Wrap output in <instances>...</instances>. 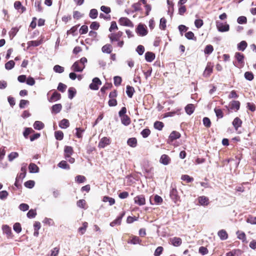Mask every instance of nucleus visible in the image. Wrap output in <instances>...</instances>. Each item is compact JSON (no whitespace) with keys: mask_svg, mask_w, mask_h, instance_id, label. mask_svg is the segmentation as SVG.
Wrapping results in <instances>:
<instances>
[{"mask_svg":"<svg viewBox=\"0 0 256 256\" xmlns=\"http://www.w3.org/2000/svg\"><path fill=\"white\" fill-rule=\"evenodd\" d=\"M123 34V32L121 31H118L116 33H112L108 35V38L112 42H114L120 40V38Z\"/></svg>","mask_w":256,"mask_h":256,"instance_id":"20e7f679","label":"nucleus"},{"mask_svg":"<svg viewBox=\"0 0 256 256\" xmlns=\"http://www.w3.org/2000/svg\"><path fill=\"white\" fill-rule=\"evenodd\" d=\"M170 196L172 200L174 202L176 203L180 200V196L178 195V191L176 189V186H171V190L170 192Z\"/></svg>","mask_w":256,"mask_h":256,"instance_id":"f03ea898","label":"nucleus"},{"mask_svg":"<svg viewBox=\"0 0 256 256\" xmlns=\"http://www.w3.org/2000/svg\"><path fill=\"white\" fill-rule=\"evenodd\" d=\"M218 236L222 240H225L227 239L228 235L225 230H222L218 232Z\"/></svg>","mask_w":256,"mask_h":256,"instance_id":"cd10ccee","label":"nucleus"},{"mask_svg":"<svg viewBox=\"0 0 256 256\" xmlns=\"http://www.w3.org/2000/svg\"><path fill=\"white\" fill-rule=\"evenodd\" d=\"M181 179L183 180L186 181L187 182H190L194 180L193 178L186 174L182 175Z\"/></svg>","mask_w":256,"mask_h":256,"instance_id":"3c124183","label":"nucleus"},{"mask_svg":"<svg viewBox=\"0 0 256 256\" xmlns=\"http://www.w3.org/2000/svg\"><path fill=\"white\" fill-rule=\"evenodd\" d=\"M102 200L104 202H108L110 206H112L115 203L114 199L108 196H104Z\"/></svg>","mask_w":256,"mask_h":256,"instance_id":"72a5a7b5","label":"nucleus"},{"mask_svg":"<svg viewBox=\"0 0 256 256\" xmlns=\"http://www.w3.org/2000/svg\"><path fill=\"white\" fill-rule=\"evenodd\" d=\"M42 44L41 40H32L28 42V48L30 46H38Z\"/></svg>","mask_w":256,"mask_h":256,"instance_id":"bb28decb","label":"nucleus"},{"mask_svg":"<svg viewBox=\"0 0 256 256\" xmlns=\"http://www.w3.org/2000/svg\"><path fill=\"white\" fill-rule=\"evenodd\" d=\"M54 70L58 73H62L64 72V68L59 65H56L54 67Z\"/></svg>","mask_w":256,"mask_h":256,"instance_id":"bf43d9fd","label":"nucleus"},{"mask_svg":"<svg viewBox=\"0 0 256 256\" xmlns=\"http://www.w3.org/2000/svg\"><path fill=\"white\" fill-rule=\"evenodd\" d=\"M102 50L104 53L110 54L112 51V46L110 44H106L102 47Z\"/></svg>","mask_w":256,"mask_h":256,"instance_id":"393cba45","label":"nucleus"},{"mask_svg":"<svg viewBox=\"0 0 256 256\" xmlns=\"http://www.w3.org/2000/svg\"><path fill=\"white\" fill-rule=\"evenodd\" d=\"M36 215V210L33 209L30 210L27 213V216L30 218H34Z\"/></svg>","mask_w":256,"mask_h":256,"instance_id":"a18cd8bd","label":"nucleus"},{"mask_svg":"<svg viewBox=\"0 0 256 256\" xmlns=\"http://www.w3.org/2000/svg\"><path fill=\"white\" fill-rule=\"evenodd\" d=\"M58 166L64 169L69 170L70 168V166L67 164L65 160L61 161L58 164Z\"/></svg>","mask_w":256,"mask_h":256,"instance_id":"e433bc0d","label":"nucleus"},{"mask_svg":"<svg viewBox=\"0 0 256 256\" xmlns=\"http://www.w3.org/2000/svg\"><path fill=\"white\" fill-rule=\"evenodd\" d=\"M65 156H71L73 153V148L70 146H66L64 150Z\"/></svg>","mask_w":256,"mask_h":256,"instance_id":"473e14b6","label":"nucleus"},{"mask_svg":"<svg viewBox=\"0 0 256 256\" xmlns=\"http://www.w3.org/2000/svg\"><path fill=\"white\" fill-rule=\"evenodd\" d=\"M216 26L219 32H225L228 31L230 26L228 24H224L219 21L216 22Z\"/></svg>","mask_w":256,"mask_h":256,"instance_id":"7ed1b4c3","label":"nucleus"},{"mask_svg":"<svg viewBox=\"0 0 256 256\" xmlns=\"http://www.w3.org/2000/svg\"><path fill=\"white\" fill-rule=\"evenodd\" d=\"M68 96L70 99H72L76 94V90L74 88H70L68 90Z\"/></svg>","mask_w":256,"mask_h":256,"instance_id":"79ce46f5","label":"nucleus"},{"mask_svg":"<svg viewBox=\"0 0 256 256\" xmlns=\"http://www.w3.org/2000/svg\"><path fill=\"white\" fill-rule=\"evenodd\" d=\"M24 186L28 188H32L34 186V180H30L24 182Z\"/></svg>","mask_w":256,"mask_h":256,"instance_id":"5fc2aeb1","label":"nucleus"},{"mask_svg":"<svg viewBox=\"0 0 256 256\" xmlns=\"http://www.w3.org/2000/svg\"><path fill=\"white\" fill-rule=\"evenodd\" d=\"M62 108V106L61 104H56L52 107V113L58 114L60 112Z\"/></svg>","mask_w":256,"mask_h":256,"instance_id":"aec40b11","label":"nucleus"},{"mask_svg":"<svg viewBox=\"0 0 256 256\" xmlns=\"http://www.w3.org/2000/svg\"><path fill=\"white\" fill-rule=\"evenodd\" d=\"M214 111L216 113V116L218 118H223L224 114L223 112L220 109H218L217 108H215L214 109Z\"/></svg>","mask_w":256,"mask_h":256,"instance_id":"de8ad7c7","label":"nucleus"},{"mask_svg":"<svg viewBox=\"0 0 256 256\" xmlns=\"http://www.w3.org/2000/svg\"><path fill=\"white\" fill-rule=\"evenodd\" d=\"M198 252L202 255H205L208 254V250L204 246H200L199 248Z\"/></svg>","mask_w":256,"mask_h":256,"instance_id":"e2e57ef3","label":"nucleus"},{"mask_svg":"<svg viewBox=\"0 0 256 256\" xmlns=\"http://www.w3.org/2000/svg\"><path fill=\"white\" fill-rule=\"evenodd\" d=\"M163 251V248L162 246L158 247L155 250L154 255L155 256H160Z\"/></svg>","mask_w":256,"mask_h":256,"instance_id":"774afa93","label":"nucleus"},{"mask_svg":"<svg viewBox=\"0 0 256 256\" xmlns=\"http://www.w3.org/2000/svg\"><path fill=\"white\" fill-rule=\"evenodd\" d=\"M240 102L238 100H232L230 104V108L232 110L238 111L240 109Z\"/></svg>","mask_w":256,"mask_h":256,"instance_id":"9d476101","label":"nucleus"},{"mask_svg":"<svg viewBox=\"0 0 256 256\" xmlns=\"http://www.w3.org/2000/svg\"><path fill=\"white\" fill-rule=\"evenodd\" d=\"M242 124V121L238 117L236 118L233 122L232 125L236 130H238V128L240 127Z\"/></svg>","mask_w":256,"mask_h":256,"instance_id":"dca6fc26","label":"nucleus"},{"mask_svg":"<svg viewBox=\"0 0 256 256\" xmlns=\"http://www.w3.org/2000/svg\"><path fill=\"white\" fill-rule=\"evenodd\" d=\"M212 72V66H210V64H208L206 66L205 70L204 72V76H208Z\"/></svg>","mask_w":256,"mask_h":256,"instance_id":"b1692460","label":"nucleus"},{"mask_svg":"<svg viewBox=\"0 0 256 256\" xmlns=\"http://www.w3.org/2000/svg\"><path fill=\"white\" fill-rule=\"evenodd\" d=\"M110 140L107 137L102 138L100 141L98 146L100 148H104L106 146L110 144Z\"/></svg>","mask_w":256,"mask_h":256,"instance_id":"1a4fd4ad","label":"nucleus"},{"mask_svg":"<svg viewBox=\"0 0 256 256\" xmlns=\"http://www.w3.org/2000/svg\"><path fill=\"white\" fill-rule=\"evenodd\" d=\"M102 82L98 78H94L92 80V82L91 83L89 88L92 90H98V85H100Z\"/></svg>","mask_w":256,"mask_h":256,"instance_id":"423d86ee","label":"nucleus"},{"mask_svg":"<svg viewBox=\"0 0 256 256\" xmlns=\"http://www.w3.org/2000/svg\"><path fill=\"white\" fill-rule=\"evenodd\" d=\"M14 64L15 62L14 60H10L5 64V68L8 70H12L14 67Z\"/></svg>","mask_w":256,"mask_h":256,"instance_id":"58836bf2","label":"nucleus"},{"mask_svg":"<svg viewBox=\"0 0 256 256\" xmlns=\"http://www.w3.org/2000/svg\"><path fill=\"white\" fill-rule=\"evenodd\" d=\"M119 24L124 26H126L132 28L134 24L132 22L127 18L123 17L119 19Z\"/></svg>","mask_w":256,"mask_h":256,"instance_id":"39448f33","label":"nucleus"},{"mask_svg":"<svg viewBox=\"0 0 256 256\" xmlns=\"http://www.w3.org/2000/svg\"><path fill=\"white\" fill-rule=\"evenodd\" d=\"M244 78L248 80H252L254 79V74L252 72H246L244 74Z\"/></svg>","mask_w":256,"mask_h":256,"instance_id":"052dcab7","label":"nucleus"},{"mask_svg":"<svg viewBox=\"0 0 256 256\" xmlns=\"http://www.w3.org/2000/svg\"><path fill=\"white\" fill-rule=\"evenodd\" d=\"M247 43L246 41H242L238 45V48L240 50L244 51L247 46Z\"/></svg>","mask_w":256,"mask_h":256,"instance_id":"c9c22d12","label":"nucleus"},{"mask_svg":"<svg viewBox=\"0 0 256 256\" xmlns=\"http://www.w3.org/2000/svg\"><path fill=\"white\" fill-rule=\"evenodd\" d=\"M60 98H61L60 94H59L58 92H57L54 91V93L52 94V96H51V97L48 100L50 102H52L53 101H56V100H60Z\"/></svg>","mask_w":256,"mask_h":256,"instance_id":"a211bd4d","label":"nucleus"},{"mask_svg":"<svg viewBox=\"0 0 256 256\" xmlns=\"http://www.w3.org/2000/svg\"><path fill=\"white\" fill-rule=\"evenodd\" d=\"M26 174L25 173L21 172L16 177L15 182V186H18L17 184L20 180L22 181V180L26 176Z\"/></svg>","mask_w":256,"mask_h":256,"instance_id":"c03bdc74","label":"nucleus"},{"mask_svg":"<svg viewBox=\"0 0 256 256\" xmlns=\"http://www.w3.org/2000/svg\"><path fill=\"white\" fill-rule=\"evenodd\" d=\"M234 56L238 62L241 64L244 63V56L243 54L236 52Z\"/></svg>","mask_w":256,"mask_h":256,"instance_id":"c85d7f7f","label":"nucleus"},{"mask_svg":"<svg viewBox=\"0 0 256 256\" xmlns=\"http://www.w3.org/2000/svg\"><path fill=\"white\" fill-rule=\"evenodd\" d=\"M76 136L78 138H82V133L84 132V130L80 128H76Z\"/></svg>","mask_w":256,"mask_h":256,"instance_id":"4d7b16f0","label":"nucleus"},{"mask_svg":"<svg viewBox=\"0 0 256 256\" xmlns=\"http://www.w3.org/2000/svg\"><path fill=\"white\" fill-rule=\"evenodd\" d=\"M124 215V212L121 214L115 220L110 223V226L113 227L116 224L120 225L121 224L122 219Z\"/></svg>","mask_w":256,"mask_h":256,"instance_id":"9b49d317","label":"nucleus"},{"mask_svg":"<svg viewBox=\"0 0 256 256\" xmlns=\"http://www.w3.org/2000/svg\"><path fill=\"white\" fill-rule=\"evenodd\" d=\"M88 226V224L86 222H84L82 224V226L78 228V231L81 233V234H83L86 230V229Z\"/></svg>","mask_w":256,"mask_h":256,"instance_id":"37998d69","label":"nucleus"},{"mask_svg":"<svg viewBox=\"0 0 256 256\" xmlns=\"http://www.w3.org/2000/svg\"><path fill=\"white\" fill-rule=\"evenodd\" d=\"M114 84L116 86H118L122 82V78L118 76H116L114 78Z\"/></svg>","mask_w":256,"mask_h":256,"instance_id":"69168bd1","label":"nucleus"},{"mask_svg":"<svg viewBox=\"0 0 256 256\" xmlns=\"http://www.w3.org/2000/svg\"><path fill=\"white\" fill-rule=\"evenodd\" d=\"M120 119L122 123L126 126H127L128 124H130V118L127 115L121 116Z\"/></svg>","mask_w":256,"mask_h":256,"instance_id":"a878e982","label":"nucleus"},{"mask_svg":"<svg viewBox=\"0 0 256 256\" xmlns=\"http://www.w3.org/2000/svg\"><path fill=\"white\" fill-rule=\"evenodd\" d=\"M3 232L6 234L8 236H10L11 234V228L7 225L2 226V228Z\"/></svg>","mask_w":256,"mask_h":256,"instance_id":"49530a36","label":"nucleus"},{"mask_svg":"<svg viewBox=\"0 0 256 256\" xmlns=\"http://www.w3.org/2000/svg\"><path fill=\"white\" fill-rule=\"evenodd\" d=\"M246 222L248 223H250L252 224H256V216H249Z\"/></svg>","mask_w":256,"mask_h":256,"instance_id":"338daca9","label":"nucleus"},{"mask_svg":"<svg viewBox=\"0 0 256 256\" xmlns=\"http://www.w3.org/2000/svg\"><path fill=\"white\" fill-rule=\"evenodd\" d=\"M214 50V48L210 44L207 45L204 50V52L205 54H210L212 53V52Z\"/></svg>","mask_w":256,"mask_h":256,"instance_id":"a19ab883","label":"nucleus"},{"mask_svg":"<svg viewBox=\"0 0 256 256\" xmlns=\"http://www.w3.org/2000/svg\"><path fill=\"white\" fill-rule=\"evenodd\" d=\"M154 128L158 130H161L164 128V124L162 122L156 121L154 123Z\"/></svg>","mask_w":256,"mask_h":256,"instance_id":"2f4dec72","label":"nucleus"},{"mask_svg":"<svg viewBox=\"0 0 256 256\" xmlns=\"http://www.w3.org/2000/svg\"><path fill=\"white\" fill-rule=\"evenodd\" d=\"M54 136L57 140H62L64 138V134L60 130L56 131L54 132Z\"/></svg>","mask_w":256,"mask_h":256,"instance_id":"ea45409f","label":"nucleus"},{"mask_svg":"<svg viewBox=\"0 0 256 256\" xmlns=\"http://www.w3.org/2000/svg\"><path fill=\"white\" fill-rule=\"evenodd\" d=\"M204 125L206 128H210L211 126V122L208 118L204 117L202 120Z\"/></svg>","mask_w":256,"mask_h":256,"instance_id":"09e8293b","label":"nucleus"},{"mask_svg":"<svg viewBox=\"0 0 256 256\" xmlns=\"http://www.w3.org/2000/svg\"><path fill=\"white\" fill-rule=\"evenodd\" d=\"M34 7L38 12H42V8L41 6L40 2L36 0L34 2Z\"/></svg>","mask_w":256,"mask_h":256,"instance_id":"864d4df0","label":"nucleus"},{"mask_svg":"<svg viewBox=\"0 0 256 256\" xmlns=\"http://www.w3.org/2000/svg\"><path fill=\"white\" fill-rule=\"evenodd\" d=\"M98 15V10L96 9L93 8L90 10L89 16L92 19H95L97 18Z\"/></svg>","mask_w":256,"mask_h":256,"instance_id":"f704fd0d","label":"nucleus"},{"mask_svg":"<svg viewBox=\"0 0 256 256\" xmlns=\"http://www.w3.org/2000/svg\"><path fill=\"white\" fill-rule=\"evenodd\" d=\"M180 137V132L176 131H172L169 136V140L171 142L174 141L175 140L178 139Z\"/></svg>","mask_w":256,"mask_h":256,"instance_id":"f8f14e48","label":"nucleus"},{"mask_svg":"<svg viewBox=\"0 0 256 256\" xmlns=\"http://www.w3.org/2000/svg\"><path fill=\"white\" fill-rule=\"evenodd\" d=\"M86 178L85 176L81 175H78L75 178V180L78 183H82L85 182Z\"/></svg>","mask_w":256,"mask_h":256,"instance_id":"8fccbe9b","label":"nucleus"},{"mask_svg":"<svg viewBox=\"0 0 256 256\" xmlns=\"http://www.w3.org/2000/svg\"><path fill=\"white\" fill-rule=\"evenodd\" d=\"M128 144L132 148H135L137 146V140L135 138H131L128 140Z\"/></svg>","mask_w":256,"mask_h":256,"instance_id":"6ab92c4d","label":"nucleus"},{"mask_svg":"<svg viewBox=\"0 0 256 256\" xmlns=\"http://www.w3.org/2000/svg\"><path fill=\"white\" fill-rule=\"evenodd\" d=\"M172 244L174 246H180L182 244V239L180 238L174 237L170 239Z\"/></svg>","mask_w":256,"mask_h":256,"instance_id":"2eb2a0df","label":"nucleus"},{"mask_svg":"<svg viewBox=\"0 0 256 256\" xmlns=\"http://www.w3.org/2000/svg\"><path fill=\"white\" fill-rule=\"evenodd\" d=\"M166 20L164 18H162L160 20V28L162 30H164L166 28Z\"/></svg>","mask_w":256,"mask_h":256,"instance_id":"4c0bfd02","label":"nucleus"},{"mask_svg":"<svg viewBox=\"0 0 256 256\" xmlns=\"http://www.w3.org/2000/svg\"><path fill=\"white\" fill-rule=\"evenodd\" d=\"M34 132V130L30 128H26L23 132L24 136L25 138H28V136Z\"/></svg>","mask_w":256,"mask_h":256,"instance_id":"603ef678","label":"nucleus"},{"mask_svg":"<svg viewBox=\"0 0 256 256\" xmlns=\"http://www.w3.org/2000/svg\"><path fill=\"white\" fill-rule=\"evenodd\" d=\"M155 58V54L152 52H148L145 54V59L148 62H152Z\"/></svg>","mask_w":256,"mask_h":256,"instance_id":"4468645a","label":"nucleus"},{"mask_svg":"<svg viewBox=\"0 0 256 256\" xmlns=\"http://www.w3.org/2000/svg\"><path fill=\"white\" fill-rule=\"evenodd\" d=\"M86 62L87 59L83 57L80 60L74 62L71 67V69L74 72H82L85 68L84 64Z\"/></svg>","mask_w":256,"mask_h":256,"instance_id":"f257e3e1","label":"nucleus"},{"mask_svg":"<svg viewBox=\"0 0 256 256\" xmlns=\"http://www.w3.org/2000/svg\"><path fill=\"white\" fill-rule=\"evenodd\" d=\"M18 154L16 152H11L8 156V160L11 162L13 160L14 158L18 157Z\"/></svg>","mask_w":256,"mask_h":256,"instance_id":"6e6d98bb","label":"nucleus"},{"mask_svg":"<svg viewBox=\"0 0 256 256\" xmlns=\"http://www.w3.org/2000/svg\"><path fill=\"white\" fill-rule=\"evenodd\" d=\"M134 203L140 206H144L146 204V199L144 195L137 196L134 198Z\"/></svg>","mask_w":256,"mask_h":256,"instance_id":"0eeeda50","label":"nucleus"},{"mask_svg":"<svg viewBox=\"0 0 256 256\" xmlns=\"http://www.w3.org/2000/svg\"><path fill=\"white\" fill-rule=\"evenodd\" d=\"M33 126L34 129L40 130L44 128V124L42 122L36 121Z\"/></svg>","mask_w":256,"mask_h":256,"instance_id":"c756f323","label":"nucleus"},{"mask_svg":"<svg viewBox=\"0 0 256 256\" xmlns=\"http://www.w3.org/2000/svg\"><path fill=\"white\" fill-rule=\"evenodd\" d=\"M14 230L18 234L22 230L21 226L20 223L16 222L14 225Z\"/></svg>","mask_w":256,"mask_h":256,"instance_id":"13d9d810","label":"nucleus"},{"mask_svg":"<svg viewBox=\"0 0 256 256\" xmlns=\"http://www.w3.org/2000/svg\"><path fill=\"white\" fill-rule=\"evenodd\" d=\"M194 107L193 104H188L185 108L186 112L188 115L192 114L194 112Z\"/></svg>","mask_w":256,"mask_h":256,"instance_id":"412c9836","label":"nucleus"},{"mask_svg":"<svg viewBox=\"0 0 256 256\" xmlns=\"http://www.w3.org/2000/svg\"><path fill=\"white\" fill-rule=\"evenodd\" d=\"M70 126V122L67 119H63L62 120L60 124H59V126L62 128H68Z\"/></svg>","mask_w":256,"mask_h":256,"instance_id":"5701e85b","label":"nucleus"},{"mask_svg":"<svg viewBox=\"0 0 256 256\" xmlns=\"http://www.w3.org/2000/svg\"><path fill=\"white\" fill-rule=\"evenodd\" d=\"M136 32L140 36H144L146 35L148 31L144 26L140 24L137 27Z\"/></svg>","mask_w":256,"mask_h":256,"instance_id":"6e6552de","label":"nucleus"},{"mask_svg":"<svg viewBox=\"0 0 256 256\" xmlns=\"http://www.w3.org/2000/svg\"><path fill=\"white\" fill-rule=\"evenodd\" d=\"M170 160V157L166 154H162L160 158V162L164 165H168Z\"/></svg>","mask_w":256,"mask_h":256,"instance_id":"ddd939ff","label":"nucleus"},{"mask_svg":"<svg viewBox=\"0 0 256 256\" xmlns=\"http://www.w3.org/2000/svg\"><path fill=\"white\" fill-rule=\"evenodd\" d=\"M28 169L30 173H36L39 171V168L34 163H30V164Z\"/></svg>","mask_w":256,"mask_h":256,"instance_id":"f3484780","label":"nucleus"},{"mask_svg":"<svg viewBox=\"0 0 256 256\" xmlns=\"http://www.w3.org/2000/svg\"><path fill=\"white\" fill-rule=\"evenodd\" d=\"M208 198L205 196H202L198 198V202L202 206H207L208 204Z\"/></svg>","mask_w":256,"mask_h":256,"instance_id":"4be33fe9","label":"nucleus"},{"mask_svg":"<svg viewBox=\"0 0 256 256\" xmlns=\"http://www.w3.org/2000/svg\"><path fill=\"white\" fill-rule=\"evenodd\" d=\"M150 134V131L148 128L143 130L141 132V134L144 138H147Z\"/></svg>","mask_w":256,"mask_h":256,"instance_id":"680f3d73","label":"nucleus"},{"mask_svg":"<svg viewBox=\"0 0 256 256\" xmlns=\"http://www.w3.org/2000/svg\"><path fill=\"white\" fill-rule=\"evenodd\" d=\"M237 22L239 24H244L246 23L247 19L244 16H240L238 18Z\"/></svg>","mask_w":256,"mask_h":256,"instance_id":"0e129e2a","label":"nucleus"},{"mask_svg":"<svg viewBox=\"0 0 256 256\" xmlns=\"http://www.w3.org/2000/svg\"><path fill=\"white\" fill-rule=\"evenodd\" d=\"M134 92V88L131 86H127L126 89V93L129 98H132Z\"/></svg>","mask_w":256,"mask_h":256,"instance_id":"7c9ffc66","label":"nucleus"}]
</instances>
